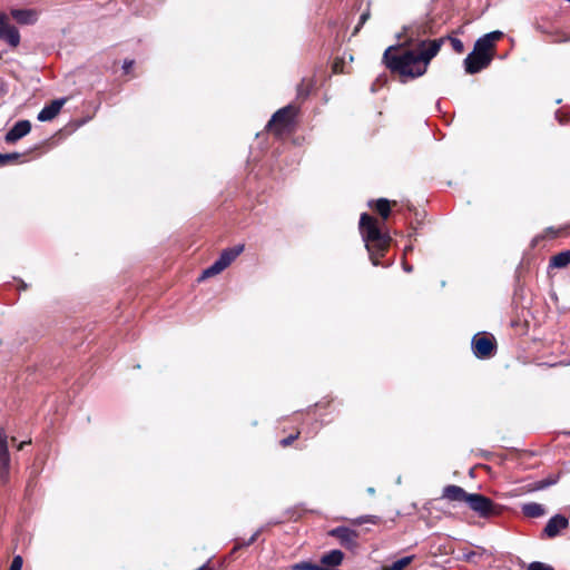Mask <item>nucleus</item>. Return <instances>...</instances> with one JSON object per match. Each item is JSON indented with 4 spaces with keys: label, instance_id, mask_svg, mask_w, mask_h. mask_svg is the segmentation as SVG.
Listing matches in <instances>:
<instances>
[{
    "label": "nucleus",
    "instance_id": "1",
    "mask_svg": "<svg viewBox=\"0 0 570 570\" xmlns=\"http://www.w3.org/2000/svg\"><path fill=\"white\" fill-rule=\"evenodd\" d=\"M444 39L417 40L414 49L390 46L383 60L386 67L402 77L416 78L426 72L430 61L439 53Z\"/></svg>",
    "mask_w": 570,
    "mask_h": 570
},
{
    "label": "nucleus",
    "instance_id": "2",
    "mask_svg": "<svg viewBox=\"0 0 570 570\" xmlns=\"http://www.w3.org/2000/svg\"><path fill=\"white\" fill-rule=\"evenodd\" d=\"M360 232L368 252L371 262L374 266H379V258L384 256L390 246L391 237L383 233L377 220L366 213L360 218Z\"/></svg>",
    "mask_w": 570,
    "mask_h": 570
},
{
    "label": "nucleus",
    "instance_id": "3",
    "mask_svg": "<svg viewBox=\"0 0 570 570\" xmlns=\"http://www.w3.org/2000/svg\"><path fill=\"white\" fill-rule=\"evenodd\" d=\"M466 505L481 518H489L499 513L498 505L491 499L479 493H471Z\"/></svg>",
    "mask_w": 570,
    "mask_h": 570
},
{
    "label": "nucleus",
    "instance_id": "4",
    "mask_svg": "<svg viewBox=\"0 0 570 570\" xmlns=\"http://www.w3.org/2000/svg\"><path fill=\"white\" fill-rule=\"evenodd\" d=\"M296 115V109L293 106H286L279 110H277L272 119L267 124V128L274 130L276 134H281L284 129H286L293 118Z\"/></svg>",
    "mask_w": 570,
    "mask_h": 570
},
{
    "label": "nucleus",
    "instance_id": "5",
    "mask_svg": "<svg viewBox=\"0 0 570 570\" xmlns=\"http://www.w3.org/2000/svg\"><path fill=\"white\" fill-rule=\"evenodd\" d=\"M0 40L16 48L20 43L19 30L11 23L10 16L0 11Z\"/></svg>",
    "mask_w": 570,
    "mask_h": 570
},
{
    "label": "nucleus",
    "instance_id": "6",
    "mask_svg": "<svg viewBox=\"0 0 570 570\" xmlns=\"http://www.w3.org/2000/svg\"><path fill=\"white\" fill-rule=\"evenodd\" d=\"M492 60V55H482L478 51H472L464 59L465 71L470 75L476 73L487 68Z\"/></svg>",
    "mask_w": 570,
    "mask_h": 570
},
{
    "label": "nucleus",
    "instance_id": "7",
    "mask_svg": "<svg viewBox=\"0 0 570 570\" xmlns=\"http://www.w3.org/2000/svg\"><path fill=\"white\" fill-rule=\"evenodd\" d=\"M569 527V520L562 514L551 517L542 532V535L549 539L558 537L562 530Z\"/></svg>",
    "mask_w": 570,
    "mask_h": 570
},
{
    "label": "nucleus",
    "instance_id": "8",
    "mask_svg": "<svg viewBox=\"0 0 570 570\" xmlns=\"http://www.w3.org/2000/svg\"><path fill=\"white\" fill-rule=\"evenodd\" d=\"M10 471V455L7 444V434L0 428V479L6 482L9 478Z\"/></svg>",
    "mask_w": 570,
    "mask_h": 570
},
{
    "label": "nucleus",
    "instance_id": "9",
    "mask_svg": "<svg viewBox=\"0 0 570 570\" xmlns=\"http://www.w3.org/2000/svg\"><path fill=\"white\" fill-rule=\"evenodd\" d=\"M472 348L476 357L485 358L491 356L494 343L490 337L475 335L472 340Z\"/></svg>",
    "mask_w": 570,
    "mask_h": 570
},
{
    "label": "nucleus",
    "instance_id": "10",
    "mask_svg": "<svg viewBox=\"0 0 570 570\" xmlns=\"http://www.w3.org/2000/svg\"><path fill=\"white\" fill-rule=\"evenodd\" d=\"M328 534L331 537H334L338 539L342 546L346 548H353L356 546V538L357 533L356 531L346 528V527H337L335 529H332Z\"/></svg>",
    "mask_w": 570,
    "mask_h": 570
},
{
    "label": "nucleus",
    "instance_id": "11",
    "mask_svg": "<svg viewBox=\"0 0 570 570\" xmlns=\"http://www.w3.org/2000/svg\"><path fill=\"white\" fill-rule=\"evenodd\" d=\"M31 130V122L29 120H19L6 134L4 140L9 144L16 142L22 137L27 136Z\"/></svg>",
    "mask_w": 570,
    "mask_h": 570
},
{
    "label": "nucleus",
    "instance_id": "12",
    "mask_svg": "<svg viewBox=\"0 0 570 570\" xmlns=\"http://www.w3.org/2000/svg\"><path fill=\"white\" fill-rule=\"evenodd\" d=\"M66 99H56L51 101L49 105L45 106L40 112L38 114L37 119L39 121H50L52 120L61 110L65 105Z\"/></svg>",
    "mask_w": 570,
    "mask_h": 570
},
{
    "label": "nucleus",
    "instance_id": "13",
    "mask_svg": "<svg viewBox=\"0 0 570 570\" xmlns=\"http://www.w3.org/2000/svg\"><path fill=\"white\" fill-rule=\"evenodd\" d=\"M10 18H13L20 24L29 26L37 22L38 12L33 9H12Z\"/></svg>",
    "mask_w": 570,
    "mask_h": 570
},
{
    "label": "nucleus",
    "instance_id": "14",
    "mask_svg": "<svg viewBox=\"0 0 570 570\" xmlns=\"http://www.w3.org/2000/svg\"><path fill=\"white\" fill-rule=\"evenodd\" d=\"M470 494L471 493H468L463 488L451 484L443 489L442 498L449 501L464 502L466 504Z\"/></svg>",
    "mask_w": 570,
    "mask_h": 570
},
{
    "label": "nucleus",
    "instance_id": "15",
    "mask_svg": "<svg viewBox=\"0 0 570 570\" xmlns=\"http://www.w3.org/2000/svg\"><path fill=\"white\" fill-rule=\"evenodd\" d=\"M244 250V245H237L232 248L224 249L219 256V261L227 268L238 255H240Z\"/></svg>",
    "mask_w": 570,
    "mask_h": 570
},
{
    "label": "nucleus",
    "instance_id": "16",
    "mask_svg": "<svg viewBox=\"0 0 570 570\" xmlns=\"http://www.w3.org/2000/svg\"><path fill=\"white\" fill-rule=\"evenodd\" d=\"M344 554L341 550H332L321 558V563L325 566L336 567L342 563Z\"/></svg>",
    "mask_w": 570,
    "mask_h": 570
},
{
    "label": "nucleus",
    "instance_id": "17",
    "mask_svg": "<svg viewBox=\"0 0 570 570\" xmlns=\"http://www.w3.org/2000/svg\"><path fill=\"white\" fill-rule=\"evenodd\" d=\"M522 512L524 513V515L529 518H539L546 513V510L542 504L537 502H530L523 504Z\"/></svg>",
    "mask_w": 570,
    "mask_h": 570
},
{
    "label": "nucleus",
    "instance_id": "18",
    "mask_svg": "<svg viewBox=\"0 0 570 570\" xmlns=\"http://www.w3.org/2000/svg\"><path fill=\"white\" fill-rule=\"evenodd\" d=\"M570 264V250H564L552 256L550 259V267L563 268Z\"/></svg>",
    "mask_w": 570,
    "mask_h": 570
},
{
    "label": "nucleus",
    "instance_id": "19",
    "mask_svg": "<svg viewBox=\"0 0 570 570\" xmlns=\"http://www.w3.org/2000/svg\"><path fill=\"white\" fill-rule=\"evenodd\" d=\"M493 47L494 45L485 36H483L476 40L473 50L482 55H491Z\"/></svg>",
    "mask_w": 570,
    "mask_h": 570
},
{
    "label": "nucleus",
    "instance_id": "20",
    "mask_svg": "<svg viewBox=\"0 0 570 570\" xmlns=\"http://www.w3.org/2000/svg\"><path fill=\"white\" fill-rule=\"evenodd\" d=\"M225 265L217 259L213 265L203 271L199 279H205L222 273L225 269Z\"/></svg>",
    "mask_w": 570,
    "mask_h": 570
},
{
    "label": "nucleus",
    "instance_id": "21",
    "mask_svg": "<svg viewBox=\"0 0 570 570\" xmlns=\"http://www.w3.org/2000/svg\"><path fill=\"white\" fill-rule=\"evenodd\" d=\"M225 265L217 259L213 265L203 271L199 279H205L222 273L225 269Z\"/></svg>",
    "mask_w": 570,
    "mask_h": 570
},
{
    "label": "nucleus",
    "instance_id": "22",
    "mask_svg": "<svg viewBox=\"0 0 570 570\" xmlns=\"http://www.w3.org/2000/svg\"><path fill=\"white\" fill-rule=\"evenodd\" d=\"M225 265L217 259L213 265L203 271L199 279H205L222 273L225 269Z\"/></svg>",
    "mask_w": 570,
    "mask_h": 570
},
{
    "label": "nucleus",
    "instance_id": "23",
    "mask_svg": "<svg viewBox=\"0 0 570 570\" xmlns=\"http://www.w3.org/2000/svg\"><path fill=\"white\" fill-rule=\"evenodd\" d=\"M376 210L380 213L383 219H386L390 215V202L385 198H380L375 203Z\"/></svg>",
    "mask_w": 570,
    "mask_h": 570
},
{
    "label": "nucleus",
    "instance_id": "24",
    "mask_svg": "<svg viewBox=\"0 0 570 570\" xmlns=\"http://www.w3.org/2000/svg\"><path fill=\"white\" fill-rule=\"evenodd\" d=\"M413 560V556H407L393 562L390 567H384L383 570H403Z\"/></svg>",
    "mask_w": 570,
    "mask_h": 570
},
{
    "label": "nucleus",
    "instance_id": "25",
    "mask_svg": "<svg viewBox=\"0 0 570 570\" xmlns=\"http://www.w3.org/2000/svg\"><path fill=\"white\" fill-rule=\"evenodd\" d=\"M20 154L18 153H11V154H1V158H0V166L1 165H6L7 163L9 161H13V160H17L18 158H20Z\"/></svg>",
    "mask_w": 570,
    "mask_h": 570
},
{
    "label": "nucleus",
    "instance_id": "26",
    "mask_svg": "<svg viewBox=\"0 0 570 570\" xmlns=\"http://www.w3.org/2000/svg\"><path fill=\"white\" fill-rule=\"evenodd\" d=\"M528 570H554L551 566L543 562L534 561L528 567Z\"/></svg>",
    "mask_w": 570,
    "mask_h": 570
},
{
    "label": "nucleus",
    "instance_id": "27",
    "mask_svg": "<svg viewBox=\"0 0 570 570\" xmlns=\"http://www.w3.org/2000/svg\"><path fill=\"white\" fill-rule=\"evenodd\" d=\"M370 18V12L366 11V12H363L360 17V21L357 23V26L355 27L354 31H353V36H355L360 30L361 28L363 27V24L367 21V19Z\"/></svg>",
    "mask_w": 570,
    "mask_h": 570
},
{
    "label": "nucleus",
    "instance_id": "28",
    "mask_svg": "<svg viewBox=\"0 0 570 570\" xmlns=\"http://www.w3.org/2000/svg\"><path fill=\"white\" fill-rule=\"evenodd\" d=\"M23 560L20 556H16L11 562L9 570H21Z\"/></svg>",
    "mask_w": 570,
    "mask_h": 570
},
{
    "label": "nucleus",
    "instance_id": "29",
    "mask_svg": "<svg viewBox=\"0 0 570 570\" xmlns=\"http://www.w3.org/2000/svg\"><path fill=\"white\" fill-rule=\"evenodd\" d=\"M484 36L494 45V42L499 40L503 36V33L501 31H492Z\"/></svg>",
    "mask_w": 570,
    "mask_h": 570
},
{
    "label": "nucleus",
    "instance_id": "30",
    "mask_svg": "<svg viewBox=\"0 0 570 570\" xmlns=\"http://www.w3.org/2000/svg\"><path fill=\"white\" fill-rule=\"evenodd\" d=\"M451 43H452L453 49L456 52H462L463 51V43H462L461 40H459L456 38H451Z\"/></svg>",
    "mask_w": 570,
    "mask_h": 570
},
{
    "label": "nucleus",
    "instance_id": "31",
    "mask_svg": "<svg viewBox=\"0 0 570 570\" xmlns=\"http://www.w3.org/2000/svg\"><path fill=\"white\" fill-rule=\"evenodd\" d=\"M297 436H298V433H297V434H295V435H289L288 438L283 439V440L281 441V444H282L283 446H287V445L292 444V442H293L294 440H296V439H297Z\"/></svg>",
    "mask_w": 570,
    "mask_h": 570
},
{
    "label": "nucleus",
    "instance_id": "32",
    "mask_svg": "<svg viewBox=\"0 0 570 570\" xmlns=\"http://www.w3.org/2000/svg\"><path fill=\"white\" fill-rule=\"evenodd\" d=\"M134 66V60H125L124 61V65H122V70L128 73L130 71V69L132 68Z\"/></svg>",
    "mask_w": 570,
    "mask_h": 570
},
{
    "label": "nucleus",
    "instance_id": "33",
    "mask_svg": "<svg viewBox=\"0 0 570 570\" xmlns=\"http://www.w3.org/2000/svg\"><path fill=\"white\" fill-rule=\"evenodd\" d=\"M554 482H556L554 480H543V481H540L539 485L537 487V489H544V488L553 484Z\"/></svg>",
    "mask_w": 570,
    "mask_h": 570
},
{
    "label": "nucleus",
    "instance_id": "34",
    "mask_svg": "<svg viewBox=\"0 0 570 570\" xmlns=\"http://www.w3.org/2000/svg\"><path fill=\"white\" fill-rule=\"evenodd\" d=\"M258 533H259L258 531H257V532H255V533L249 538V540L246 542V544H247V546L252 544V543L257 539Z\"/></svg>",
    "mask_w": 570,
    "mask_h": 570
},
{
    "label": "nucleus",
    "instance_id": "35",
    "mask_svg": "<svg viewBox=\"0 0 570 570\" xmlns=\"http://www.w3.org/2000/svg\"><path fill=\"white\" fill-rule=\"evenodd\" d=\"M415 41H416L415 33H414V31H411V33L409 35V42L414 45Z\"/></svg>",
    "mask_w": 570,
    "mask_h": 570
},
{
    "label": "nucleus",
    "instance_id": "36",
    "mask_svg": "<svg viewBox=\"0 0 570 570\" xmlns=\"http://www.w3.org/2000/svg\"><path fill=\"white\" fill-rule=\"evenodd\" d=\"M197 570H212V569H209L207 564H204V566H202V567H200L199 569H197Z\"/></svg>",
    "mask_w": 570,
    "mask_h": 570
},
{
    "label": "nucleus",
    "instance_id": "37",
    "mask_svg": "<svg viewBox=\"0 0 570 570\" xmlns=\"http://www.w3.org/2000/svg\"><path fill=\"white\" fill-rule=\"evenodd\" d=\"M333 68H334V71H335V72H338V62H335V63H334V66H333Z\"/></svg>",
    "mask_w": 570,
    "mask_h": 570
},
{
    "label": "nucleus",
    "instance_id": "38",
    "mask_svg": "<svg viewBox=\"0 0 570 570\" xmlns=\"http://www.w3.org/2000/svg\"><path fill=\"white\" fill-rule=\"evenodd\" d=\"M367 492H368L370 494H374L375 490H374V488H368V489H367Z\"/></svg>",
    "mask_w": 570,
    "mask_h": 570
},
{
    "label": "nucleus",
    "instance_id": "39",
    "mask_svg": "<svg viewBox=\"0 0 570 570\" xmlns=\"http://www.w3.org/2000/svg\"><path fill=\"white\" fill-rule=\"evenodd\" d=\"M404 269H405L406 272H411V271H412V267H411V266H407V265H404Z\"/></svg>",
    "mask_w": 570,
    "mask_h": 570
},
{
    "label": "nucleus",
    "instance_id": "40",
    "mask_svg": "<svg viewBox=\"0 0 570 570\" xmlns=\"http://www.w3.org/2000/svg\"><path fill=\"white\" fill-rule=\"evenodd\" d=\"M27 443H28V442H22V443H20V445H19V450H22L23 445H24V444H27Z\"/></svg>",
    "mask_w": 570,
    "mask_h": 570
}]
</instances>
